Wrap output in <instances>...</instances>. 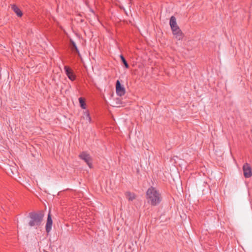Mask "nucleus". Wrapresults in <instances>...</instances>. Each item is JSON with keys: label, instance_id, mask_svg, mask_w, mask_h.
Returning <instances> with one entry per match:
<instances>
[{"label": "nucleus", "instance_id": "20e7f679", "mask_svg": "<svg viewBox=\"0 0 252 252\" xmlns=\"http://www.w3.org/2000/svg\"><path fill=\"white\" fill-rule=\"evenodd\" d=\"M80 122L82 124L85 123L86 124H90L92 122V119L88 110H85L82 112V114L80 118Z\"/></svg>", "mask_w": 252, "mask_h": 252}, {"label": "nucleus", "instance_id": "f257e3e1", "mask_svg": "<svg viewBox=\"0 0 252 252\" xmlns=\"http://www.w3.org/2000/svg\"><path fill=\"white\" fill-rule=\"evenodd\" d=\"M146 198L148 202L152 206H156L161 201V196L159 191L156 188L151 187L146 191Z\"/></svg>", "mask_w": 252, "mask_h": 252}, {"label": "nucleus", "instance_id": "7ed1b4c3", "mask_svg": "<svg viewBox=\"0 0 252 252\" xmlns=\"http://www.w3.org/2000/svg\"><path fill=\"white\" fill-rule=\"evenodd\" d=\"M78 157L80 159L84 160L90 168L93 167L92 158L87 152L83 151L81 152Z\"/></svg>", "mask_w": 252, "mask_h": 252}, {"label": "nucleus", "instance_id": "f03ea898", "mask_svg": "<svg viewBox=\"0 0 252 252\" xmlns=\"http://www.w3.org/2000/svg\"><path fill=\"white\" fill-rule=\"evenodd\" d=\"M31 219L29 222L30 226H39L41 224L43 218V215L41 213L31 212L29 213Z\"/></svg>", "mask_w": 252, "mask_h": 252}, {"label": "nucleus", "instance_id": "423d86ee", "mask_svg": "<svg viewBox=\"0 0 252 252\" xmlns=\"http://www.w3.org/2000/svg\"><path fill=\"white\" fill-rule=\"evenodd\" d=\"M116 91L117 94L120 96H122L125 94V89L121 85V83L119 80H117L116 82Z\"/></svg>", "mask_w": 252, "mask_h": 252}, {"label": "nucleus", "instance_id": "9d476101", "mask_svg": "<svg viewBox=\"0 0 252 252\" xmlns=\"http://www.w3.org/2000/svg\"><path fill=\"white\" fill-rule=\"evenodd\" d=\"M169 24L171 30L179 28V26H178L176 22V19L174 16H172L171 17L170 19Z\"/></svg>", "mask_w": 252, "mask_h": 252}, {"label": "nucleus", "instance_id": "2eb2a0df", "mask_svg": "<svg viewBox=\"0 0 252 252\" xmlns=\"http://www.w3.org/2000/svg\"><path fill=\"white\" fill-rule=\"evenodd\" d=\"M70 42L71 44L72 45L73 49L75 50V51L77 53H79V50H78V49L77 48V47L75 43L74 42V41L73 40H72V39H70Z\"/></svg>", "mask_w": 252, "mask_h": 252}, {"label": "nucleus", "instance_id": "6e6552de", "mask_svg": "<svg viewBox=\"0 0 252 252\" xmlns=\"http://www.w3.org/2000/svg\"><path fill=\"white\" fill-rule=\"evenodd\" d=\"M171 30L172 31L173 34L177 40H180L182 39L184 36V34L179 27L172 29Z\"/></svg>", "mask_w": 252, "mask_h": 252}, {"label": "nucleus", "instance_id": "39448f33", "mask_svg": "<svg viewBox=\"0 0 252 252\" xmlns=\"http://www.w3.org/2000/svg\"><path fill=\"white\" fill-rule=\"evenodd\" d=\"M243 171L244 176L246 178H250L252 176V169L249 164L246 163L243 165Z\"/></svg>", "mask_w": 252, "mask_h": 252}, {"label": "nucleus", "instance_id": "4468645a", "mask_svg": "<svg viewBox=\"0 0 252 252\" xmlns=\"http://www.w3.org/2000/svg\"><path fill=\"white\" fill-rule=\"evenodd\" d=\"M120 58H121L123 63H124L125 66L126 68H128L129 67V65L127 63L126 61V59H125L124 57L122 55H120Z\"/></svg>", "mask_w": 252, "mask_h": 252}, {"label": "nucleus", "instance_id": "0eeeda50", "mask_svg": "<svg viewBox=\"0 0 252 252\" xmlns=\"http://www.w3.org/2000/svg\"><path fill=\"white\" fill-rule=\"evenodd\" d=\"M64 69L65 73L68 78L72 81L75 80L76 79V76L74 74L73 71L67 66H64Z\"/></svg>", "mask_w": 252, "mask_h": 252}, {"label": "nucleus", "instance_id": "ddd939ff", "mask_svg": "<svg viewBox=\"0 0 252 252\" xmlns=\"http://www.w3.org/2000/svg\"><path fill=\"white\" fill-rule=\"evenodd\" d=\"M79 103L80 105V107L83 109H86V105L84 99L82 97H79Z\"/></svg>", "mask_w": 252, "mask_h": 252}, {"label": "nucleus", "instance_id": "9b49d317", "mask_svg": "<svg viewBox=\"0 0 252 252\" xmlns=\"http://www.w3.org/2000/svg\"><path fill=\"white\" fill-rule=\"evenodd\" d=\"M125 195L126 198L129 201H133L136 198V195L135 193L133 192H131L130 191H127L125 193Z\"/></svg>", "mask_w": 252, "mask_h": 252}, {"label": "nucleus", "instance_id": "f8f14e48", "mask_svg": "<svg viewBox=\"0 0 252 252\" xmlns=\"http://www.w3.org/2000/svg\"><path fill=\"white\" fill-rule=\"evenodd\" d=\"M11 8L18 17H21L23 15L22 12L16 5H12Z\"/></svg>", "mask_w": 252, "mask_h": 252}, {"label": "nucleus", "instance_id": "1a4fd4ad", "mask_svg": "<svg viewBox=\"0 0 252 252\" xmlns=\"http://www.w3.org/2000/svg\"><path fill=\"white\" fill-rule=\"evenodd\" d=\"M53 221L51 218V215L49 212L48 215L47 220L45 226L46 231L48 233L51 231Z\"/></svg>", "mask_w": 252, "mask_h": 252}]
</instances>
